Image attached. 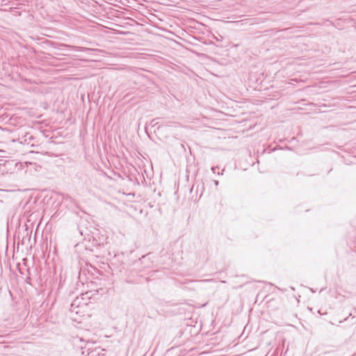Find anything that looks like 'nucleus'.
I'll list each match as a JSON object with an SVG mask.
<instances>
[{"label":"nucleus","mask_w":356,"mask_h":356,"mask_svg":"<svg viewBox=\"0 0 356 356\" xmlns=\"http://www.w3.org/2000/svg\"><path fill=\"white\" fill-rule=\"evenodd\" d=\"M286 149H291V148L289 147H286Z\"/></svg>","instance_id":"1a4fd4ad"},{"label":"nucleus","mask_w":356,"mask_h":356,"mask_svg":"<svg viewBox=\"0 0 356 356\" xmlns=\"http://www.w3.org/2000/svg\"><path fill=\"white\" fill-rule=\"evenodd\" d=\"M193 191H195L196 197L194 198V195H192L191 198L193 199L195 202H196L201 198L204 191V184L202 180L200 181H197L195 184H193L190 191L192 193Z\"/></svg>","instance_id":"f257e3e1"},{"label":"nucleus","mask_w":356,"mask_h":356,"mask_svg":"<svg viewBox=\"0 0 356 356\" xmlns=\"http://www.w3.org/2000/svg\"><path fill=\"white\" fill-rule=\"evenodd\" d=\"M213 182H214L215 186H218V184H219L218 181L214 180Z\"/></svg>","instance_id":"0eeeda50"},{"label":"nucleus","mask_w":356,"mask_h":356,"mask_svg":"<svg viewBox=\"0 0 356 356\" xmlns=\"http://www.w3.org/2000/svg\"><path fill=\"white\" fill-rule=\"evenodd\" d=\"M105 350L102 349L101 348H96L94 350L90 351L88 353L89 356H104L105 355Z\"/></svg>","instance_id":"f03ea898"},{"label":"nucleus","mask_w":356,"mask_h":356,"mask_svg":"<svg viewBox=\"0 0 356 356\" xmlns=\"http://www.w3.org/2000/svg\"><path fill=\"white\" fill-rule=\"evenodd\" d=\"M213 280H188L186 282V284H193L196 282H211Z\"/></svg>","instance_id":"39448f33"},{"label":"nucleus","mask_w":356,"mask_h":356,"mask_svg":"<svg viewBox=\"0 0 356 356\" xmlns=\"http://www.w3.org/2000/svg\"><path fill=\"white\" fill-rule=\"evenodd\" d=\"M83 300V298H76L75 300H73V302L71 304V310L72 312H75L76 314L79 313V311H75V308H78L80 306L81 300Z\"/></svg>","instance_id":"7ed1b4c3"},{"label":"nucleus","mask_w":356,"mask_h":356,"mask_svg":"<svg viewBox=\"0 0 356 356\" xmlns=\"http://www.w3.org/2000/svg\"><path fill=\"white\" fill-rule=\"evenodd\" d=\"M160 118H154L153 119L151 122H150V124L152 126V127H156V126H158V129H159L160 127H163V124H161L159 123V120Z\"/></svg>","instance_id":"20e7f679"},{"label":"nucleus","mask_w":356,"mask_h":356,"mask_svg":"<svg viewBox=\"0 0 356 356\" xmlns=\"http://www.w3.org/2000/svg\"><path fill=\"white\" fill-rule=\"evenodd\" d=\"M218 166H215V167H212L211 168V171L213 172V173H216V170L218 169Z\"/></svg>","instance_id":"423d86ee"},{"label":"nucleus","mask_w":356,"mask_h":356,"mask_svg":"<svg viewBox=\"0 0 356 356\" xmlns=\"http://www.w3.org/2000/svg\"><path fill=\"white\" fill-rule=\"evenodd\" d=\"M223 171H224V169L222 170V172H223ZM218 175H222V172H220H220H218Z\"/></svg>","instance_id":"6e6552de"}]
</instances>
